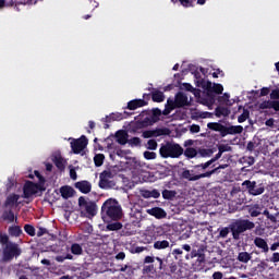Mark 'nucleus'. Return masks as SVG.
Here are the masks:
<instances>
[{
  "mask_svg": "<svg viewBox=\"0 0 279 279\" xmlns=\"http://www.w3.org/2000/svg\"><path fill=\"white\" fill-rule=\"evenodd\" d=\"M201 88H204L207 93V97L215 99L216 95H221L223 93V85L211 83L209 81L202 80L201 84H198Z\"/></svg>",
  "mask_w": 279,
  "mask_h": 279,
  "instance_id": "nucleus-8",
  "label": "nucleus"
},
{
  "mask_svg": "<svg viewBox=\"0 0 279 279\" xmlns=\"http://www.w3.org/2000/svg\"><path fill=\"white\" fill-rule=\"evenodd\" d=\"M100 217L105 223L123 219V208L121 207V204H119V201L108 198L101 206Z\"/></svg>",
  "mask_w": 279,
  "mask_h": 279,
  "instance_id": "nucleus-1",
  "label": "nucleus"
},
{
  "mask_svg": "<svg viewBox=\"0 0 279 279\" xmlns=\"http://www.w3.org/2000/svg\"><path fill=\"white\" fill-rule=\"evenodd\" d=\"M70 254L72 256H82V254H84V248L81 246L80 243H72L70 246Z\"/></svg>",
  "mask_w": 279,
  "mask_h": 279,
  "instance_id": "nucleus-24",
  "label": "nucleus"
},
{
  "mask_svg": "<svg viewBox=\"0 0 279 279\" xmlns=\"http://www.w3.org/2000/svg\"><path fill=\"white\" fill-rule=\"evenodd\" d=\"M199 154L203 158H210V156H213V149L202 148V149H199Z\"/></svg>",
  "mask_w": 279,
  "mask_h": 279,
  "instance_id": "nucleus-48",
  "label": "nucleus"
},
{
  "mask_svg": "<svg viewBox=\"0 0 279 279\" xmlns=\"http://www.w3.org/2000/svg\"><path fill=\"white\" fill-rule=\"evenodd\" d=\"M213 279H223V272H221V271L214 272Z\"/></svg>",
  "mask_w": 279,
  "mask_h": 279,
  "instance_id": "nucleus-64",
  "label": "nucleus"
},
{
  "mask_svg": "<svg viewBox=\"0 0 279 279\" xmlns=\"http://www.w3.org/2000/svg\"><path fill=\"white\" fill-rule=\"evenodd\" d=\"M112 172L110 170H105L99 174V187L104 190L112 189Z\"/></svg>",
  "mask_w": 279,
  "mask_h": 279,
  "instance_id": "nucleus-13",
  "label": "nucleus"
},
{
  "mask_svg": "<svg viewBox=\"0 0 279 279\" xmlns=\"http://www.w3.org/2000/svg\"><path fill=\"white\" fill-rule=\"evenodd\" d=\"M142 136L143 138H154V130L144 131Z\"/></svg>",
  "mask_w": 279,
  "mask_h": 279,
  "instance_id": "nucleus-60",
  "label": "nucleus"
},
{
  "mask_svg": "<svg viewBox=\"0 0 279 279\" xmlns=\"http://www.w3.org/2000/svg\"><path fill=\"white\" fill-rule=\"evenodd\" d=\"M250 119V110L243 109V112L238 117V122L245 123Z\"/></svg>",
  "mask_w": 279,
  "mask_h": 279,
  "instance_id": "nucleus-41",
  "label": "nucleus"
},
{
  "mask_svg": "<svg viewBox=\"0 0 279 279\" xmlns=\"http://www.w3.org/2000/svg\"><path fill=\"white\" fill-rule=\"evenodd\" d=\"M142 271L143 274H156V267H154V264L145 265Z\"/></svg>",
  "mask_w": 279,
  "mask_h": 279,
  "instance_id": "nucleus-46",
  "label": "nucleus"
},
{
  "mask_svg": "<svg viewBox=\"0 0 279 279\" xmlns=\"http://www.w3.org/2000/svg\"><path fill=\"white\" fill-rule=\"evenodd\" d=\"M70 145L73 154H82L88 146V138L86 135H82L80 138L73 140Z\"/></svg>",
  "mask_w": 279,
  "mask_h": 279,
  "instance_id": "nucleus-12",
  "label": "nucleus"
},
{
  "mask_svg": "<svg viewBox=\"0 0 279 279\" xmlns=\"http://www.w3.org/2000/svg\"><path fill=\"white\" fill-rule=\"evenodd\" d=\"M14 184H16L14 178H9L5 184L7 191H12V189H14Z\"/></svg>",
  "mask_w": 279,
  "mask_h": 279,
  "instance_id": "nucleus-56",
  "label": "nucleus"
},
{
  "mask_svg": "<svg viewBox=\"0 0 279 279\" xmlns=\"http://www.w3.org/2000/svg\"><path fill=\"white\" fill-rule=\"evenodd\" d=\"M248 214L251 215V217H259V215H263V206L258 204L250 206Z\"/></svg>",
  "mask_w": 279,
  "mask_h": 279,
  "instance_id": "nucleus-26",
  "label": "nucleus"
},
{
  "mask_svg": "<svg viewBox=\"0 0 279 279\" xmlns=\"http://www.w3.org/2000/svg\"><path fill=\"white\" fill-rule=\"evenodd\" d=\"M116 138L119 145H128L129 135L124 130L117 131Z\"/></svg>",
  "mask_w": 279,
  "mask_h": 279,
  "instance_id": "nucleus-23",
  "label": "nucleus"
},
{
  "mask_svg": "<svg viewBox=\"0 0 279 279\" xmlns=\"http://www.w3.org/2000/svg\"><path fill=\"white\" fill-rule=\"evenodd\" d=\"M255 228L256 225L248 219H238L229 225V230L234 241H239L243 232H247V230H254Z\"/></svg>",
  "mask_w": 279,
  "mask_h": 279,
  "instance_id": "nucleus-4",
  "label": "nucleus"
},
{
  "mask_svg": "<svg viewBox=\"0 0 279 279\" xmlns=\"http://www.w3.org/2000/svg\"><path fill=\"white\" fill-rule=\"evenodd\" d=\"M156 153L155 151H149V150H146L144 151V158L146 160H156Z\"/></svg>",
  "mask_w": 279,
  "mask_h": 279,
  "instance_id": "nucleus-53",
  "label": "nucleus"
},
{
  "mask_svg": "<svg viewBox=\"0 0 279 279\" xmlns=\"http://www.w3.org/2000/svg\"><path fill=\"white\" fill-rule=\"evenodd\" d=\"M104 160H106V156L104 154H97L94 157L95 167H101L104 165Z\"/></svg>",
  "mask_w": 279,
  "mask_h": 279,
  "instance_id": "nucleus-38",
  "label": "nucleus"
},
{
  "mask_svg": "<svg viewBox=\"0 0 279 279\" xmlns=\"http://www.w3.org/2000/svg\"><path fill=\"white\" fill-rule=\"evenodd\" d=\"M161 195H162L163 199H173V197H175L177 193H175V191L163 190L161 192Z\"/></svg>",
  "mask_w": 279,
  "mask_h": 279,
  "instance_id": "nucleus-40",
  "label": "nucleus"
},
{
  "mask_svg": "<svg viewBox=\"0 0 279 279\" xmlns=\"http://www.w3.org/2000/svg\"><path fill=\"white\" fill-rule=\"evenodd\" d=\"M34 174L36 175V178L38 180L37 184H40L41 189H45V182H46L45 177H43V174H40V172L38 170H35Z\"/></svg>",
  "mask_w": 279,
  "mask_h": 279,
  "instance_id": "nucleus-44",
  "label": "nucleus"
},
{
  "mask_svg": "<svg viewBox=\"0 0 279 279\" xmlns=\"http://www.w3.org/2000/svg\"><path fill=\"white\" fill-rule=\"evenodd\" d=\"M189 69L192 72V74L194 75L195 80H197L196 85L199 86L202 84V80H204V78H202V74L199 73V71H197V68L195 65H190Z\"/></svg>",
  "mask_w": 279,
  "mask_h": 279,
  "instance_id": "nucleus-32",
  "label": "nucleus"
},
{
  "mask_svg": "<svg viewBox=\"0 0 279 279\" xmlns=\"http://www.w3.org/2000/svg\"><path fill=\"white\" fill-rule=\"evenodd\" d=\"M78 207L81 208V217H95L97 215V203L86 201V197H78Z\"/></svg>",
  "mask_w": 279,
  "mask_h": 279,
  "instance_id": "nucleus-7",
  "label": "nucleus"
},
{
  "mask_svg": "<svg viewBox=\"0 0 279 279\" xmlns=\"http://www.w3.org/2000/svg\"><path fill=\"white\" fill-rule=\"evenodd\" d=\"M270 99H279V88H276V89L271 90Z\"/></svg>",
  "mask_w": 279,
  "mask_h": 279,
  "instance_id": "nucleus-61",
  "label": "nucleus"
},
{
  "mask_svg": "<svg viewBox=\"0 0 279 279\" xmlns=\"http://www.w3.org/2000/svg\"><path fill=\"white\" fill-rule=\"evenodd\" d=\"M208 130L213 132H219L221 138H226V136L234 135V134H243V126L241 125H223L219 122H209L207 124Z\"/></svg>",
  "mask_w": 279,
  "mask_h": 279,
  "instance_id": "nucleus-6",
  "label": "nucleus"
},
{
  "mask_svg": "<svg viewBox=\"0 0 279 279\" xmlns=\"http://www.w3.org/2000/svg\"><path fill=\"white\" fill-rule=\"evenodd\" d=\"M171 245V242L167 240H157L154 242V250H167Z\"/></svg>",
  "mask_w": 279,
  "mask_h": 279,
  "instance_id": "nucleus-29",
  "label": "nucleus"
},
{
  "mask_svg": "<svg viewBox=\"0 0 279 279\" xmlns=\"http://www.w3.org/2000/svg\"><path fill=\"white\" fill-rule=\"evenodd\" d=\"M0 245H2L1 263H12L14 258H19L23 251L16 242L10 241L8 233L0 232Z\"/></svg>",
  "mask_w": 279,
  "mask_h": 279,
  "instance_id": "nucleus-2",
  "label": "nucleus"
},
{
  "mask_svg": "<svg viewBox=\"0 0 279 279\" xmlns=\"http://www.w3.org/2000/svg\"><path fill=\"white\" fill-rule=\"evenodd\" d=\"M242 186H245L248 195H253L254 197L258 195H263L265 193V185L263 183H256V181L245 180L242 183Z\"/></svg>",
  "mask_w": 279,
  "mask_h": 279,
  "instance_id": "nucleus-10",
  "label": "nucleus"
},
{
  "mask_svg": "<svg viewBox=\"0 0 279 279\" xmlns=\"http://www.w3.org/2000/svg\"><path fill=\"white\" fill-rule=\"evenodd\" d=\"M199 130H202V128L199 126V124H192L190 126V132L192 134H198Z\"/></svg>",
  "mask_w": 279,
  "mask_h": 279,
  "instance_id": "nucleus-58",
  "label": "nucleus"
},
{
  "mask_svg": "<svg viewBox=\"0 0 279 279\" xmlns=\"http://www.w3.org/2000/svg\"><path fill=\"white\" fill-rule=\"evenodd\" d=\"M4 221H8L9 223H14V211L10 209L9 211H4L2 215Z\"/></svg>",
  "mask_w": 279,
  "mask_h": 279,
  "instance_id": "nucleus-39",
  "label": "nucleus"
},
{
  "mask_svg": "<svg viewBox=\"0 0 279 279\" xmlns=\"http://www.w3.org/2000/svg\"><path fill=\"white\" fill-rule=\"evenodd\" d=\"M174 101L177 108H184V106H189V96L182 92H179L174 96Z\"/></svg>",
  "mask_w": 279,
  "mask_h": 279,
  "instance_id": "nucleus-17",
  "label": "nucleus"
},
{
  "mask_svg": "<svg viewBox=\"0 0 279 279\" xmlns=\"http://www.w3.org/2000/svg\"><path fill=\"white\" fill-rule=\"evenodd\" d=\"M191 258H197V262L201 265L202 263H206V255L204 254V245H201V246L193 245L192 252H191Z\"/></svg>",
  "mask_w": 279,
  "mask_h": 279,
  "instance_id": "nucleus-14",
  "label": "nucleus"
},
{
  "mask_svg": "<svg viewBox=\"0 0 279 279\" xmlns=\"http://www.w3.org/2000/svg\"><path fill=\"white\" fill-rule=\"evenodd\" d=\"M129 145H131V147H138L141 146V140L140 137H132L130 140H128Z\"/></svg>",
  "mask_w": 279,
  "mask_h": 279,
  "instance_id": "nucleus-49",
  "label": "nucleus"
},
{
  "mask_svg": "<svg viewBox=\"0 0 279 279\" xmlns=\"http://www.w3.org/2000/svg\"><path fill=\"white\" fill-rule=\"evenodd\" d=\"M270 263H279V253H272V256L270 257Z\"/></svg>",
  "mask_w": 279,
  "mask_h": 279,
  "instance_id": "nucleus-63",
  "label": "nucleus"
},
{
  "mask_svg": "<svg viewBox=\"0 0 279 279\" xmlns=\"http://www.w3.org/2000/svg\"><path fill=\"white\" fill-rule=\"evenodd\" d=\"M230 234V227H225L219 231V236L226 239Z\"/></svg>",
  "mask_w": 279,
  "mask_h": 279,
  "instance_id": "nucleus-55",
  "label": "nucleus"
},
{
  "mask_svg": "<svg viewBox=\"0 0 279 279\" xmlns=\"http://www.w3.org/2000/svg\"><path fill=\"white\" fill-rule=\"evenodd\" d=\"M123 119H125L123 113L116 112V113H111L110 116H107L105 118V123H112V121H123Z\"/></svg>",
  "mask_w": 279,
  "mask_h": 279,
  "instance_id": "nucleus-27",
  "label": "nucleus"
},
{
  "mask_svg": "<svg viewBox=\"0 0 279 279\" xmlns=\"http://www.w3.org/2000/svg\"><path fill=\"white\" fill-rule=\"evenodd\" d=\"M184 251L182 248H174L172 251V256H174L175 260H182Z\"/></svg>",
  "mask_w": 279,
  "mask_h": 279,
  "instance_id": "nucleus-43",
  "label": "nucleus"
},
{
  "mask_svg": "<svg viewBox=\"0 0 279 279\" xmlns=\"http://www.w3.org/2000/svg\"><path fill=\"white\" fill-rule=\"evenodd\" d=\"M166 108H169L170 110H175L178 108V105L175 104V100L168 98L167 104L165 105Z\"/></svg>",
  "mask_w": 279,
  "mask_h": 279,
  "instance_id": "nucleus-52",
  "label": "nucleus"
},
{
  "mask_svg": "<svg viewBox=\"0 0 279 279\" xmlns=\"http://www.w3.org/2000/svg\"><path fill=\"white\" fill-rule=\"evenodd\" d=\"M19 199H21V195L10 194L4 202L5 208H14V206H20L21 202H19Z\"/></svg>",
  "mask_w": 279,
  "mask_h": 279,
  "instance_id": "nucleus-18",
  "label": "nucleus"
},
{
  "mask_svg": "<svg viewBox=\"0 0 279 279\" xmlns=\"http://www.w3.org/2000/svg\"><path fill=\"white\" fill-rule=\"evenodd\" d=\"M60 194L63 199H70V197L75 195V190L69 185H63L60 187Z\"/></svg>",
  "mask_w": 279,
  "mask_h": 279,
  "instance_id": "nucleus-21",
  "label": "nucleus"
},
{
  "mask_svg": "<svg viewBox=\"0 0 279 279\" xmlns=\"http://www.w3.org/2000/svg\"><path fill=\"white\" fill-rule=\"evenodd\" d=\"M150 95L155 104H162V101H165V93L159 89L153 88Z\"/></svg>",
  "mask_w": 279,
  "mask_h": 279,
  "instance_id": "nucleus-22",
  "label": "nucleus"
},
{
  "mask_svg": "<svg viewBox=\"0 0 279 279\" xmlns=\"http://www.w3.org/2000/svg\"><path fill=\"white\" fill-rule=\"evenodd\" d=\"M10 236H21L23 234V229L20 226H11L9 227Z\"/></svg>",
  "mask_w": 279,
  "mask_h": 279,
  "instance_id": "nucleus-33",
  "label": "nucleus"
},
{
  "mask_svg": "<svg viewBox=\"0 0 279 279\" xmlns=\"http://www.w3.org/2000/svg\"><path fill=\"white\" fill-rule=\"evenodd\" d=\"M54 260H57V263H64L65 260H75V257L71 253H68L66 255L56 256Z\"/></svg>",
  "mask_w": 279,
  "mask_h": 279,
  "instance_id": "nucleus-37",
  "label": "nucleus"
},
{
  "mask_svg": "<svg viewBox=\"0 0 279 279\" xmlns=\"http://www.w3.org/2000/svg\"><path fill=\"white\" fill-rule=\"evenodd\" d=\"M217 160H218V159H215V157H214V158L209 159L208 161L203 162V167H205V169L208 171V169H210L211 165H213L214 162H217Z\"/></svg>",
  "mask_w": 279,
  "mask_h": 279,
  "instance_id": "nucleus-59",
  "label": "nucleus"
},
{
  "mask_svg": "<svg viewBox=\"0 0 279 279\" xmlns=\"http://www.w3.org/2000/svg\"><path fill=\"white\" fill-rule=\"evenodd\" d=\"M114 222H109L107 225V230L109 232H117V230H121L123 228V223L119 222V220H113Z\"/></svg>",
  "mask_w": 279,
  "mask_h": 279,
  "instance_id": "nucleus-30",
  "label": "nucleus"
},
{
  "mask_svg": "<svg viewBox=\"0 0 279 279\" xmlns=\"http://www.w3.org/2000/svg\"><path fill=\"white\" fill-rule=\"evenodd\" d=\"M204 178H213V172H209L203 163L192 166L191 170L183 168L181 172V180L187 182H197V180H204Z\"/></svg>",
  "mask_w": 279,
  "mask_h": 279,
  "instance_id": "nucleus-3",
  "label": "nucleus"
},
{
  "mask_svg": "<svg viewBox=\"0 0 279 279\" xmlns=\"http://www.w3.org/2000/svg\"><path fill=\"white\" fill-rule=\"evenodd\" d=\"M170 134H171V130L167 128L153 130L154 138H158V136H169Z\"/></svg>",
  "mask_w": 279,
  "mask_h": 279,
  "instance_id": "nucleus-28",
  "label": "nucleus"
},
{
  "mask_svg": "<svg viewBox=\"0 0 279 279\" xmlns=\"http://www.w3.org/2000/svg\"><path fill=\"white\" fill-rule=\"evenodd\" d=\"M268 219L271 221V223H279V213H276L275 215L270 214Z\"/></svg>",
  "mask_w": 279,
  "mask_h": 279,
  "instance_id": "nucleus-57",
  "label": "nucleus"
},
{
  "mask_svg": "<svg viewBox=\"0 0 279 279\" xmlns=\"http://www.w3.org/2000/svg\"><path fill=\"white\" fill-rule=\"evenodd\" d=\"M159 236H165V229L162 227H153L145 231L144 235L142 236L143 243H154V241H158Z\"/></svg>",
  "mask_w": 279,
  "mask_h": 279,
  "instance_id": "nucleus-9",
  "label": "nucleus"
},
{
  "mask_svg": "<svg viewBox=\"0 0 279 279\" xmlns=\"http://www.w3.org/2000/svg\"><path fill=\"white\" fill-rule=\"evenodd\" d=\"M160 117H162V110H160L159 108H154L151 110V122L153 123H158V121H160Z\"/></svg>",
  "mask_w": 279,
  "mask_h": 279,
  "instance_id": "nucleus-31",
  "label": "nucleus"
},
{
  "mask_svg": "<svg viewBox=\"0 0 279 279\" xmlns=\"http://www.w3.org/2000/svg\"><path fill=\"white\" fill-rule=\"evenodd\" d=\"M271 109L275 110V112H279V100H272Z\"/></svg>",
  "mask_w": 279,
  "mask_h": 279,
  "instance_id": "nucleus-62",
  "label": "nucleus"
},
{
  "mask_svg": "<svg viewBox=\"0 0 279 279\" xmlns=\"http://www.w3.org/2000/svg\"><path fill=\"white\" fill-rule=\"evenodd\" d=\"M53 163L59 171H64V169H66V161H64V158L60 155L53 157Z\"/></svg>",
  "mask_w": 279,
  "mask_h": 279,
  "instance_id": "nucleus-25",
  "label": "nucleus"
},
{
  "mask_svg": "<svg viewBox=\"0 0 279 279\" xmlns=\"http://www.w3.org/2000/svg\"><path fill=\"white\" fill-rule=\"evenodd\" d=\"M184 155V148L175 142H166L159 148V156L162 158H180Z\"/></svg>",
  "mask_w": 279,
  "mask_h": 279,
  "instance_id": "nucleus-5",
  "label": "nucleus"
},
{
  "mask_svg": "<svg viewBox=\"0 0 279 279\" xmlns=\"http://www.w3.org/2000/svg\"><path fill=\"white\" fill-rule=\"evenodd\" d=\"M132 228H133V225H132V223H126V225H124L123 233H124L126 236H132V234H134V230H132Z\"/></svg>",
  "mask_w": 279,
  "mask_h": 279,
  "instance_id": "nucleus-47",
  "label": "nucleus"
},
{
  "mask_svg": "<svg viewBox=\"0 0 279 279\" xmlns=\"http://www.w3.org/2000/svg\"><path fill=\"white\" fill-rule=\"evenodd\" d=\"M147 149H150L151 151L158 149V142H156V140H149L147 142Z\"/></svg>",
  "mask_w": 279,
  "mask_h": 279,
  "instance_id": "nucleus-51",
  "label": "nucleus"
},
{
  "mask_svg": "<svg viewBox=\"0 0 279 279\" xmlns=\"http://www.w3.org/2000/svg\"><path fill=\"white\" fill-rule=\"evenodd\" d=\"M271 104L272 100H265L262 104H259L260 110H271Z\"/></svg>",
  "mask_w": 279,
  "mask_h": 279,
  "instance_id": "nucleus-50",
  "label": "nucleus"
},
{
  "mask_svg": "<svg viewBox=\"0 0 279 279\" xmlns=\"http://www.w3.org/2000/svg\"><path fill=\"white\" fill-rule=\"evenodd\" d=\"M24 231L26 234H28V236H36V228H34L32 225H25Z\"/></svg>",
  "mask_w": 279,
  "mask_h": 279,
  "instance_id": "nucleus-42",
  "label": "nucleus"
},
{
  "mask_svg": "<svg viewBox=\"0 0 279 279\" xmlns=\"http://www.w3.org/2000/svg\"><path fill=\"white\" fill-rule=\"evenodd\" d=\"M229 165L225 163V165H219L216 168L213 169H208L209 173H211V175H215V173H219V171H221V169H228Z\"/></svg>",
  "mask_w": 279,
  "mask_h": 279,
  "instance_id": "nucleus-45",
  "label": "nucleus"
},
{
  "mask_svg": "<svg viewBox=\"0 0 279 279\" xmlns=\"http://www.w3.org/2000/svg\"><path fill=\"white\" fill-rule=\"evenodd\" d=\"M74 186L84 195H88L93 191V184L86 180L76 182Z\"/></svg>",
  "mask_w": 279,
  "mask_h": 279,
  "instance_id": "nucleus-15",
  "label": "nucleus"
},
{
  "mask_svg": "<svg viewBox=\"0 0 279 279\" xmlns=\"http://www.w3.org/2000/svg\"><path fill=\"white\" fill-rule=\"evenodd\" d=\"M218 151L226 154V151H232V146L226 145V144H220L218 146Z\"/></svg>",
  "mask_w": 279,
  "mask_h": 279,
  "instance_id": "nucleus-54",
  "label": "nucleus"
},
{
  "mask_svg": "<svg viewBox=\"0 0 279 279\" xmlns=\"http://www.w3.org/2000/svg\"><path fill=\"white\" fill-rule=\"evenodd\" d=\"M215 114L216 117H228L230 114V109L226 108V107H217L215 109Z\"/></svg>",
  "mask_w": 279,
  "mask_h": 279,
  "instance_id": "nucleus-35",
  "label": "nucleus"
},
{
  "mask_svg": "<svg viewBox=\"0 0 279 279\" xmlns=\"http://www.w3.org/2000/svg\"><path fill=\"white\" fill-rule=\"evenodd\" d=\"M147 214L151 217H155L156 219H165L167 217V211L160 207H153L147 209Z\"/></svg>",
  "mask_w": 279,
  "mask_h": 279,
  "instance_id": "nucleus-19",
  "label": "nucleus"
},
{
  "mask_svg": "<svg viewBox=\"0 0 279 279\" xmlns=\"http://www.w3.org/2000/svg\"><path fill=\"white\" fill-rule=\"evenodd\" d=\"M183 155L185 156V158L193 159L197 156V149H195L194 147H187L185 148V150L183 149Z\"/></svg>",
  "mask_w": 279,
  "mask_h": 279,
  "instance_id": "nucleus-34",
  "label": "nucleus"
},
{
  "mask_svg": "<svg viewBox=\"0 0 279 279\" xmlns=\"http://www.w3.org/2000/svg\"><path fill=\"white\" fill-rule=\"evenodd\" d=\"M254 245L258 250H262V254H268L269 253V244H267V240L256 236L254 239Z\"/></svg>",
  "mask_w": 279,
  "mask_h": 279,
  "instance_id": "nucleus-16",
  "label": "nucleus"
},
{
  "mask_svg": "<svg viewBox=\"0 0 279 279\" xmlns=\"http://www.w3.org/2000/svg\"><path fill=\"white\" fill-rule=\"evenodd\" d=\"M38 191H45V187H41V185L38 183H34L32 181H26V183L23 186L22 197L24 199H29V197H32V195H36V193H38Z\"/></svg>",
  "mask_w": 279,
  "mask_h": 279,
  "instance_id": "nucleus-11",
  "label": "nucleus"
},
{
  "mask_svg": "<svg viewBox=\"0 0 279 279\" xmlns=\"http://www.w3.org/2000/svg\"><path fill=\"white\" fill-rule=\"evenodd\" d=\"M238 260L240 263H250V260H252V254H250L247 252H241L238 255Z\"/></svg>",
  "mask_w": 279,
  "mask_h": 279,
  "instance_id": "nucleus-36",
  "label": "nucleus"
},
{
  "mask_svg": "<svg viewBox=\"0 0 279 279\" xmlns=\"http://www.w3.org/2000/svg\"><path fill=\"white\" fill-rule=\"evenodd\" d=\"M147 105H148V102L145 99H133L128 102L126 109L128 110H137V108H143Z\"/></svg>",
  "mask_w": 279,
  "mask_h": 279,
  "instance_id": "nucleus-20",
  "label": "nucleus"
}]
</instances>
